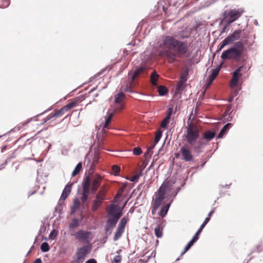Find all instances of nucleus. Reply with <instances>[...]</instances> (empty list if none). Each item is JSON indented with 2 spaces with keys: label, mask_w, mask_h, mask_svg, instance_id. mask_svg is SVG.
<instances>
[{
  "label": "nucleus",
  "mask_w": 263,
  "mask_h": 263,
  "mask_svg": "<svg viewBox=\"0 0 263 263\" xmlns=\"http://www.w3.org/2000/svg\"><path fill=\"white\" fill-rule=\"evenodd\" d=\"M215 208H213L208 213L207 217L205 218L202 223L200 225L199 228L198 229L193 237L190 240L191 242L195 243L199 239L200 234L207 223L210 221L212 214L215 213Z\"/></svg>",
  "instance_id": "6e6552de"
},
{
  "label": "nucleus",
  "mask_w": 263,
  "mask_h": 263,
  "mask_svg": "<svg viewBox=\"0 0 263 263\" xmlns=\"http://www.w3.org/2000/svg\"><path fill=\"white\" fill-rule=\"evenodd\" d=\"M91 235V232L90 231H87L83 230H79L76 234H75V237L77 239H78L80 241H83L84 242H89L91 238L90 237V235Z\"/></svg>",
  "instance_id": "1a4fd4ad"
},
{
  "label": "nucleus",
  "mask_w": 263,
  "mask_h": 263,
  "mask_svg": "<svg viewBox=\"0 0 263 263\" xmlns=\"http://www.w3.org/2000/svg\"><path fill=\"white\" fill-rule=\"evenodd\" d=\"M97 87H94L93 88H92L88 92V93H85L84 95H80L79 96V97H78L76 99L77 100V101L78 102H82L83 101L86 97H87L88 95L90 94L91 93H92L94 90H96Z\"/></svg>",
  "instance_id": "c9c22d12"
},
{
  "label": "nucleus",
  "mask_w": 263,
  "mask_h": 263,
  "mask_svg": "<svg viewBox=\"0 0 263 263\" xmlns=\"http://www.w3.org/2000/svg\"><path fill=\"white\" fill-rule=\"evenodd\" d=\"M170 190L171 187L170 185L167 184H165L164 185H162L159 187L156 193L167 196Z\"/></svg>",
  "instance_id": "aec40b11"
},
{
  "label": "nucleus",
  "mask_w": 263,
  "mask_h": 263,
  "mask_svg": "<svg viewBox=\"0 0 263 263\" xmlns=\"http://www.w3.org/2000/svg\"><path fill=\"white\" fill-rule=\"evenodd\" d=\"M165 220L162 221L154 229L155 235L158 238H161L163 235V229L165 226Z\"/></svg>",
  "instance_id": "f3484780"
},
{
  "label": "nucleus",
  "mask_w": 263,
  "mask_h": 263,
  "mask_svg": "<svg viewBox=\"0 0 263 263\" xmlns=\"http://www.w3.org/2000/svg\"><path fill=\"white\" fill-rule=\"evenodd\" d=\"M177 36L179 40H184L185 39H188L190 36V34L186 33L184 31H180L177 32Z\"/></svg>",
  "instance_id": "7c9ffc66"
},
{
  "label": "nucleus",
  "mask_w": 263,
  "mask_h": 263,
  "mask_svg": "<svg viewBox=\"0 0 263 263\" xmlns=\"http://www.w3.org/2000/svg\"><path fill=\"white\" fill-rule=\"evenodd\" d=\"M82 221V219H79L78 218H76V217H74L73 218L71 222L69 223V229L71 230H73L76 228H78L79 225H80V222H81Z\"/></svg>",
  "instance_id": "4be33fe9"
},
{
  "label": "nucleus",
  "mask_w": 263,
  "mask_h": 263,
  "mask_svg": "<svg viewBox=\"0 0 263 263\" xmlns=\"http://www.w3.org/2000/svg\"><path fill=\"white\" fill-rule=\"evenodd\" d=\"M172 203V200H170L168 203L165 204L164 206L160 208L159 211L158 213V215L161 217L164 218L167 215L170 208Z\"/></svg>",
  "instance_id": "2eb2a0df"
},
{
  "label": "nucleus",
  "mask_w": 263,
  "mask_h": 263,
  "mask_svg": "<svg viewBox=\"0 0 263 263\" xmlns=\"http://www.w3.org/2000/svg\"><path fill=\"white\" fill-rule=\"evenodd\" d=\"M99 185V181L97 179H94L91 184V186L89 187L90 194H93L97 191L98 187Z\"/></svg>",
  "instance_id": "a878e982"
},
{
  "label": "nucleus",
  "mask_w": 263,
  "mask_h": 263,
  "mask_svg": "<svg viewBox=\"0 0 263 263\" xmlns=\"http://www.w3.org/2000/svg\"><path fill=\"white\" fill-rule=\"evenodd\" d=\"M231 185V183L229 184H225V185H219V187H221L222 189H223V188L229 189Z\"/></svg>",
  "instance_id": "69168bd1"
},
{
  "label": "nucleus",
  "mask_w": 263,
  "mask_h": 263,
  "mask_svg": "<svg viewBox=\"0 0 263 263\" xmlns=\"http://www.w3.org/2000/svg\"><path fill=\"white\" fill-rule=\"evenodd\" d=\"M80 204V200L76 197L73 201V205H74L76 207L79 206Z\"/></svg>",
  "instance_id": "4d7b16f0"
},
{
  "label": "nucleus",
  "mask_w": 263,
  "mask_h": 263,
  "mask_svg": "<svg viewBox=\"0 0 263 263\" xmlns=\"http://www.w3.org/2000/svg\"><path fill=\"white\" fill-rule=\"evenodd\" d=\"M10 4V0H0V8H7Z\"/></svg>",
  "instance_id": "49530a36"
},
{
  "label": "nucleus",
  "mask_w": 263,
  "mask_h": 263,
  "mask_svg": "<svg viewBox=\"0 0 263 263\" xmlns=\"http://www.w3.org/2000/svg\"><path fill=\"white\" fill-rule=\"evenodd\" d=\"M185 133L183 137L190 146H194L198 143L200 137L199 131L197 128L191 126L187 128Z\"/></svg>",
  "instance_id": "423d86ee"
},
{
  "label": "nucleus",
  "mask_w": 263,
  "mask_h": 263,
  "mask_svg": "<svg viewBox=\"0 0 263 263\" xmlns=\"http://www.w3.org/2000/svg\"><path fill=\"white\" fill-rule=\"evenodd\" d=\"M90 183V177L89 176H86L83 179L82 183V190H89V184Z\"/></svg>",
  "instance_id": "5701e85b"
},
{
  "label": "nucleus",
  "mask_w": 263,
  "mask_h": 263,
  "mask_svg": "<svg viewBox=\"0 0 263 263\" xmlns=\"http://www.w3.org/2000/svg\"><path fill=\"white\" fill-rule=\"evenodd\" d=\"M128 220V218L127 217L125 216L123 217L120 219V221L118 225L117 228L123 230L124 231Z\"/></svg>",
  "instance_id": "cd10ccee"
},
{
  "label": "nucleus",
  "mask_w": 263,
  "mask_h": 263,
  "mask_svg": "<svg viewBox=\"0 0 263 263\" xmlns=\"http://www.w3.org/2000/svg\"><path fill=\"white\" fill-rule=\"evenodd\" d=\"M224 22V25L223 26V27H222L221 30H220V35H221L222 34L225 33V32H227L229 31V26L231 25V23H229V22Z\"/></svg>",
  "instance_id": "ea45409f"
},
{
  "label": "nucleus",
  "mask_w": 263,
  "mask_h": 263,
  "mask_svg": "<svg viewBox=\"0 0 263 263\" xmlns=\"http://www.w3.org/2000/svg\"><path fill=\"white\" fill-rule=\"evenodd\" d=\"M231 108L228 109L223 114V117L227 118V120L228 121H231L232 120V117L229 114V111H230Z\"/></svg>",
  "instance_id": "864d4df0"
},
{
  "label": "nucleus",
  "mask_w": 263,
  "mask_h": 263,
  "mask_svg": "<svg viewBox=\"0 0 263 263\" xmlns=\"http://www.w3.org/2000/svg\"><path fill=\"white\" fill-rule=\"evenodd\" d=\"M170 118L169 114L163 119L161 123V126L163 129H166L168 127V125L170 123Z\"/></svg>",
  "instance_id": "473e14b6"
},
{
  "label": "nucleus",
  "mask_w": 263,
  "mask_h": 263,
  "mask_svg": "<svg viewBox=\"0 0 263 263\" xmlns=\"http://www.w3.org/2000/svg\"><path fill=\"white\" fill-rule=\"evenodd\" d=\"M105 71H106V69H102L100 72L97 73L95 75V77H98L100 76L101 74H103V73H104V72Z\"/></svg>",
  "instance_id": "0e129e2a"
},
{
  "label": "nucleus",
  "mask_w": 263,
  "mask_h": 263,
  "mask_svg": "<svg viewBox=\"0 0 263 263\" xmlns=\"http://www.w3.org/2000/svg\"><path fill=\"white\" fill-rule=\"evenodd\" d=\"M158 93L160 96H164L168 93V90L165 87L160 86L158 89Z\"/></svg>",
  "instance_id": "58836bf2"
},
{
  "label": "nucleus",
  "mask_w": 263,
  "mask_h": 263,
  "mask_svg": "<svg viewBox=\"0 0 263 263\" xmlns=\"http://www.w3.org/2000/svg\"><path fill=\"white\" fill-rule=\"evenodd\" d=\"M160 78V76L158 74L155 70H153L151 74V82L154 86H158V81Z\"/></svg>",
  "instance_id": "412c9836"
},
{
  "label": "nucleus",
  "mask_w": 263,
  "mask_h": 263,
  "mask_svg": "<svg viewBox=\"0 0 263 263\" xmlns=\"http://www.w3.org/2000/svg\"><path fill=\"white\" fill-rule=\"evenodd\" d=\"M124 206H121L114 203L110 205L107 214L108 219L106 220V223L105 227L106 233H111V229L116 227L119 220L123 215V211Z\"/></svg>",
  "instance_id": "7ed1b4c3"
},
{
  "label": "nucleus",
  "mask_w": 263,
  "mask_h": 263,
  "mask_svg": "<svg viewBox=\"0 0 263 263\" xmlns=\"http://www.w3.org/2000/svg\"><path fill=\"white\" fill-rule=\"evenodd\" d=\"M49 110H50V109H49H49H46V110H45V111H44L43 112H42V113L39 114H38V115H36V116H35L33 117L32 118H30V119H29V120H28V121L27 122V123H29V122H30V121H37L39 117H40V116H41L43 115V114H44L45 112H46L48 111Z\"/></svg>",
  "instance_id": "8fccbe9b"
},
{
  "label": "nucleus",
  "mask_w": 263,
  "mask_h": 263,
  "mask_svg": "<svg viewBox=\"0 0 263 263\" xmlns=\"http://www.w3.org/2000/svg\"><path fill=\"white\" fill-rule=\"evenodd\" d=\"M64 204V201H62L61 200H59L57 205L56 206V207L54 209V211L53 212V216H55V213L57 212L58 210L63 209V206Z\"/></svg>",
  "instance_id": "a19ab883"
},
{
  "label": "nucleus",
  "mask_w": 263,
  "mask_h": 263,
  "mask_svg": "<svg viewBox=\"0 0 263 263\" xmlns=\"http://www.w3.org/2000/svg\"><path fill=\"white\" fill-rule=\"evenodd\" d=\"M125 97L124 93L120 91L115 96V103L116 104H118L120 102L122 98Z\"/></svg>",
  "instance_id": "e433bc0d"
},
{
  "label": "nucleus",
  "mask_w": 263,
  "mask_h": 263,
  "mask_svg": "<svg viewBox=\"0 0 263 263\" xmlns=\"http://www.w3.org/2000/svg\"><path fill=\"white\" fill-rule=\"evenodd\" d=\"M203 145H204L201 141L198 140L197 143H196L194 146H193V149L194 152L197 154H199L201 152V149L203 148Z\"/></svg>",
  "instance_id": "bb28decb"
},
{
  "label": "nucleus",
  "mask_w": 263,
  "mask_h": 263,
  "mask_svg": "<svg viewBox=\"0 0 263 263\" xmlns=\"http://www.w3.org/2000/svg\"><path fill=\"white\" fill-rule=\"evenodd\" d=\"M133 153L136 156H139L142 153V150L140 147H136L133 149Z\"/></svg>",
  "instance_id": "3c124183"
},
{
  "label": "nucleus",
  "mask_w": 263,
  "mask_h": 263,
  "mask_svg": "<svg viewBox=\"0 0 263 263\" xmlns=\"http://www.w3.org/2000/svg\"><path fill=\"white\" fill-rule=\"evenodd\" d=\"M92 250V245L87 244L77 249L76 254L72 256V260L70 263H83L88 254Z\"/></svg>",
  "instance_id": "39448f33"
},
{
  "label": "nucleus",
  "mask_w": 263,
  "mask_h": 263,
  "mask_svg": "<svg viewBox=\"0 0 263 263\" xmlns=\"http://www.w3.org/2000/svg\"><path fill=\"white\" fill-rule=\"evenodd\" d=\"M244 10L241 8L224 10L222 14V18L220 20L219 25L222 24L223 22H228L232 24L241 16Z\"/></svg>",
  "instance_id": "20e7f679"
},
{
  "label": "nucleus",
  "mask_w": 263,
  "mask_h": 263,
  "mask_svg": "<svg viewBox=\"0 0 263 263\" xmlns=\"http://www.w3.org/2000/svg\"><path fill=\"white\" fill-rule=\"evenodd\" d=\"M194 243H193L190 240L184 248L183 251L181 253L180 256L183 255L185 252L189 251L191 248V247L194 245Z\"/></svg>",
  "instance_id": "c03bdc74"
},
{
  "label": "nucleus",
  "mask_w": 263,
  "mask_h": 263,
  "mask_svg": "<svg viewBox=\"0 0 263 263\" xmlns=\"http://www.w3.org/2000/svg\"><path fill=\"white\" fill-rule=\"evenodd\" d=\"M46 230V228L45 226V223L44 222H42V225L40 227V229L38 232V236H41L42 233H44L45 232Z\"/></svg>",
  "instance_id": "603ef678"
},
{
  "label": "nucleus",
  "mask_w": 263,
  "mask_h": 263,
  "mask_svg": "<svg viewBox=\"0 0 263 263\" xmlns=\"http://www.w3.org/2000/svg\"><path fill=\"white\" fill-rule=\"evenodd\" d=\"M231 86H232V87H233L232 88V93H233L232 96L234 97H236L238 95L239 91L241 90V87L240 86V85H239V84H238V86L237 87L234 86L232 84H231Z\"/></svg>",
  "instance_id": "37998d69"
},
{
  "label": "nucleus",
  "mask_w": 263,
  "mask_h": 263,
  "mask_svg": "<svg viewBox=\"0 0 263 263\" xmlns=\"http://www.w3.org/2000/svg\"><path fill=\"white\" fill-rule=\"evenodd\" d=\"M112 116V114H110L105 117V121L104 123H103V129L108 128V125L110 122Z\"/></svg>",
  "instance_id": "f704fd0d"
},
{
  "label": "nucleus",
  "mask_w": 263,
  "mask_h": 263,
  "mask_svg": "<svg viewBox=\"0 0 263 263\" xmlns=\"http://www.w3.org/2000/svg\"><path fill=\"white\" fill-rule=\"evenodd\" d=\"M85 263H97V261L96 259L92 258L88 259Z\"/></svg>",
  "instance_id": "052dcab7"
},
{
  "label": "nucleus",
  "mask_w": 263,
  "mask_h": 263,
  "mask_svg": "<svg viewBox=\"0 0 263 263\" xmlns=\"http://www.w3.org/2000/svg\"><path fill=\"white\" fill-rule=\"evenodd\" d=\"M58 235V231L55 230H52L49 235V239L50 240H55Z\"/></svg>",
  "instance_id": "a18cd8bd"
},
{
  "label": "nucleus",
  "mask_w": 263,
  "mask_h": 263,
  "mask_svg": "<svg viewBox=\"0 0 263 263\" xmlns=\"http://www.w3.org/2000/svg\"><path fill=\"white\" fill-rule=\"evenodd\" d=\"M230 45L229 42L225 38L218 45L216 51V53H219L224 47Z\"/></svg>",
  "instance_id": "c85d7f7f"
},
{
  "label": "nucleus",
  "mask_w": 263,
  "mask_h": 263,
  "mask_svg": "<svg viewBox=\"0 0 263 263\" xmlns=\"http://www.w3.org/2000/svg\"><path fill=\"white\" fill-rule=\"evenodd\" d=\"M185 85L179 84L176 87L175 95L181 94L184 90Z\"/></svg>",
  "instance_id": "79ce46f5"
},
{
  "label": "nucleus",
  "mask_w": 263,
  "mask_h": 263,
  "mask_svg": "<svg viewBox=\"0 0 263 263\" xmlns=\"http://www.w3.org/2000/svg\"><path fill=\"white\" fill-rule=\"evenodd\" d=\"M259 246H257L255 247V248L250 252V253L249 254V255L253 254L255 252H259L260 250L259 249Z\"/></svg>",
  "instance_id": "bf43d9fd"
},
{
  "label": "nucleus",
  "mask_w": 263,
  "mask_h": 263,
  "mask_svg": "<svg viewBox=\"0 0 263 263\" xmlns=\"http://www.w3.org/2000/svg\"><path fill=\"white\" fill-rule=\"evenodd\" d=\"M77 105V102L72 101L66 105L61 107L58 111L53 114H51L48 116L46 118L43 120V121L40 123L41 125H43L46 122L53 118H56L59 116L63 115L64 112L67 111L68 110L76 107Z\"/></svg>",
  "instance_id": "0eeeda50"
},
{
  "label": "nucleus",
  "mask_w": 263,
  "mask_h": 263,
  "mask_svg": "<svg viewBox=\"0 0 263 263\" xmlns=\"http://www.w3.org/2000/svg\"><path fill=\"white\" fill-rule=\"evenodd\" d=\"M219 194L221 196H224L226 194V191H224L222 188L219 187Z\"/></svg>",
  "instance_id": "338daca9"
},
{
  "label": "nucleus",
  "mask_w": 263,
  "mask_h": 263,
  "mask_svg": "<svg viewBox=\"0 0 263 263\" xmlns=\"http://www.w3.org/2000/svg\"><path fill=\"white\" fill-rule=\"evenodd\" d=\"M181 190V186L177 187L175 191H174L173 193L169 194L167 195L166 198L167 200L170 201V200H172V202H173L174 199L175 198L177 195L178 194V193Z\"/></svg>",
  "instance_id": "393cba45"
},
{
  "label": "nucleus",
  "mask_w": 263,
  "mask_h": 263,
  "mask_svg": "<svg viewBox=\"0 0 263 263\" xmlns=\"http://www.w3.org/2000/svg\"><path fill=\"white\" fill-rule=\"evenodd\" d=\"M160 47L164 48L158 51L159 54L166 59L169 63L173 64L178 62L177 58L186 57L189 46L186 42L177 39L174 36L164 35L162 37Z\"/></svg>",
  "instance_id": "f257e3e1"
},
{
  "label": "nucleus",
  "mask_w": 263,
  "mask_h": 263,
  "mask_svg": "<svg viewBox=\"0 0 263 263\" xmlns=\"http://www.w3.org/2000/svg\"><path fill=\"white\" fill-rule=\"evenodd\" d=\"M124 231L123 230L117 228L116 232L115 233L114 236V240L117 241L122 236V234L124 233Z\"/></svg>",
  "instance_id": "72a5a7b5"
},
{
  "label": "nucleus",
  "mask_w": 263,
  "mask_h": 263,
  "mask_svg": "<svg viewBox=\"0 0 263 263\" xmlns=\"http://www.w3.org/2000/svg\"><path fill=\"white\" fill-rule=\"evenodd\" d=\"M41 250L42 252H47L50 250V247L49 244L47 242H44L42 243L40 247Z\"/></svg>",
  "instance_id": "4c0bfd02"
},
{
  "label": "nucleus",
  "mask_w": 263,
  "mask_h": 263,
  "mask_svg": "<svg viewBox=\"0 0 263 263\" xmlns=\"http://www.w3.org/2000/svg\"><path fill=\"white\" fill-rule=\"evenodd\" d=\"M241 33V30L240 29H237L234 30L233 33L228 35L226 39L229 42V43L231 44L233 43L234 42L240 38Z\"/></svg>",
  "instance_id": "ddd939ff"
},
{
  "label": "nucleus",
  "mask_w": 263,
  "mask_h": 263,
  "mask_svg": "<svg viewBox=\"0 0 263 263\" xmlns=\"http://www.w3.org/2000/svg\"><path fill=\"white\" fill-rule=\"evenodd\" d=\"M245 45L243 42L239 41L228 49L223 50L220 56L222 61L232 60L241 64L232 73L231 83L233 86L236 87L239 84V79L242 76L241 72L246 67L247 59L243 53Z\"/></svg>",
  "instance_id": "f03ea898"
},
{
  "label": "nucleus",
  "mask_w": 263,
  "mask_h": 263,
  "mask_svg": "<svg viewBox=\"0 0 263 263\" xmlns=\"http://www.w3.org/2000/svg\"><path fill=\"white\" fill-rule=\"evenodd\" d=\"M151 208H152V213L153 215H154L156 213V210L159 207L152 203Z\"/></svg>",
  "instance_id": "6e6d98bb"
},
{
  "label": "nucleus",
  "mask_w": 263,
  "mask_h": 263,
  "mask_svg": "<svg viewBox=\"0 0 263 263\" xmlns=\"http://www.w3.org/2000/svg\"><path fill=\"white\" fill-rule=\"evenodd\" d=\"M77 210V207L74 206V205H72L70 209V214L72 215L74 214Z\"/></svg>",
  "instance_id": "e2e57ef3"
},
{
  "label": "nucleus",
  "mask_w": 263,
  "mask_h": 263,
  "mask_svg": "<svg viewBox=\"0 0 263 263\" xmlns=\"http://www.w3.org/2000/svg\"><path fill=\"white\" fill-rule=\"evenodd\" d=\"M71 188L72 184L69 183H67L64 188L59 200L64 201L70 194Z\"/></svg>",
  "instance_id": "4468645a"
},
{
  "label": "nucleus",
  "mask_w": 263,
  "mask_h": 263,
  "mask_svg": "<svg viewBox=\"0 0 263 263\" xmlns=\"http://www.w3.org/2000/svg\"><path fill=\"white\" fill-rule=\"evenodd\" d=\"M122 257L120 255H116L112 261V263H120L121 261Z\"/></svg>",
  "instance_id": "5fc2aeb1"
},
{
  "label": "nucleus",
  "mask_w": 263,
  "mask_h": 263,
  "mask_svg": "<svg viewBox=\"0 0 263 263\" xmlns=\"http://www.w3.org/2000/svg\"><path fill=\"white\" fill-rule=\"evenodd\" d=\"M155 144H152L147 148L146 152L144 153V156L146 158H149L152 157L153 150L155 147Z\"/></svg>",
  "instance_id": "2f4dec72"
},
{
  "label": "nucleus",
  "mask_w": 263,
  "mask_h": 263,
  "mask_svg": "<svg viewBox=\"0 0 263 263\" xmlns=\"http://www.w3.org/2000/svg\"><path fill=\"white\" fill-rule=\"evenodd\" d=\"M221 69V65H218L215 68L212 69L211 74L209 77L211 82H212L216 77L217 75L219 73Z\"/></svg>",
  "instance_id": "b1692460"
},
{
  "label": "nucleus",
  "mask_w": 263,
  "mask_h": 263,
  "mask_svg": "<svg viewBox=\"0 0 263 263\" xmlns=\"http://www.w3.org/2000/svg\"><path fill=\"white\" fill-rule=\"evenodd\" d=\"M215 136V133L211 130H208L202 134V136L199 141H201L204 145H206L209 141L212 140Z\"/></svg>",
  "instance_id": "9d476101"
},
{
  "label": "nucleus",
  "mask_w": 263,
  "mask_h": 263,
  "mask_svg": "<svg viewBox=\"0 0 263 263\" xmlns=\"http://www.w3.org/2000/svg\"><path fill=\"white\" fill-rule=\"evenodd\" d=\"M155 199L153 200V203L160 207L162 204L163 202L165 199H167L166 196L160 195L157 193H155Z\"/></svg>",
  "instance_id": "6ab92c4d"
},
{
  "label": "nucleus",
  "mask_w": 263,
  "mask_h": 263,
  "mask_svg": "<svg viewBox=\"0 0 263 263\" xmlns=\"http://www.w3.org/2000/svg\"><path fill=\"white\" fill-rule=\"evenodd\" d=\"M162 133H163L162 131L160 130L158 132V133L156 135L155 137V143L153 144H155V146L160 140V139L162 137Z\"/></svg>",
  "instance_id": "de8ad7c7"
},
{
  "label": "nucleus",
  "mask_w": 263,
  "mask_h": 263,
  "mask_svg": "<svg viewBox=\"0 0 263 263\" xmlns=\"http://www.w3.org/2000/svg\"><path fill=\"white\" fill-rule=\"evenodd\" d=\"M82 168V163L81 162H79L76 167H74L73 171H72L71 173V177H73L75 176L76 175L79 174Z\"/></svg>",
  "instance_id": "c756f323"
},
{
  "label": "nucleus",
  "mask_w": 263,
  "mask_h": 263,
  "mask_svg": "<svg viewBox=\"0 0 263 263\" xmlns=\"http://www.w3.org/2000/svg\"><path fill=\"white\" fill-rule=\"evenodd\" d=\"M187 75L188 73L186 72L185 73L181 75L180 77V84H183L185 85V83L187 80Z\"/></svg>",
  "instance_id": "09e8293b"
},
{
  "label": "nucleus",
  "mask_w": 263,
  "mask_h": 263,
  "mask_svg": "<svg viewBox=\"0 0 263 263\" xmlns=\"http://www.w3.org/2000/svg\"><path fill=\"white\" fill-rule=\"evenodd\" d=\"M146 76L145 67L144 66L138 67L132 76H130L132 80H135L138 77L144 78Z\"/></svg>",
  "instance_id": "9b49d317"
},
{
  "label": "nucleus",
  "mask_w": 263,
  "mask_h": 263,
  "mask_svg": "<svg viewBox=\"0 0 263 263\" xmlns=\"http://www.w3.org/2000/svg\"><path fill=\"white\" fill-rule=\"evenodd\" d=\"M129 180L133 182H137L139 180L138 177L135 175L131 179H130Z\"/></svg>",
  "instance_id": "13d9d810"
},
{
  "label": "nucleus",
  "mask_w": 263,
  "mask_h": 263,
  "mask_svg": "<svg viewBox=\"0 0 263 263\" xmlns=\"http://www.w3.org/2000/svg\"><path fill=\"white\" fill-rule=\"evenodd\" d=\"M180 153L182 156V160L186 162H190L193 160L194 157L191 152L186 148L185 146H183L180 148Z\"/></svg>",
  "instance_id": "f8f14e48"
},
{
  "label": "nucleus",
  "mask_w": 263,
  "mask_h": 263,
  "mask_svg": "<svg viewBox=\"0 0 263 263\" xmlns=\"http://www.w3.org/2000/svg\"><path fill=\"white\" fill-rule=\"evenodd\" d=\"M233 126L232 123H228L226 124L223 127L220 129L219 133L216 137V139L223 138V137L228 133L229 130Z\"/></svg>",
  "instance_id": "dca6fc26"
},
{
  "label": "nucleus",
  "mask_w": 263,
  "mask_h": 263,
  "mask_svg": "<svg viewBox=\"0 0 263 263\" xmlns=\"http://www.w3.org/2000/svg\"><path fill=\"white\" fill-rule=\"evenodd\" d=\"M33 263H42V260L41 258H36Z\"/></svg>",
  "instance_id": "774afa93"
},
{
  "label": "nucleus",
  "mask_w": 263,
  "mask_h": 263,
  "mask_svg": "<svg viewBox=\"0 0 263 263\" xmlns=\"http://www.w3.org/2000/svg\"><path fill=\"white\" fill-rule=\"evenodd\" d=\"M89 194H90V190L82 189V191L80 193V200L83 203L86 204H88L89 203L88 199Z\"/></svg>",
  "instance_id": "a211bd4d"
},
{
  "label": "nucleus",
  "mask_w": 263,
  "mask_h": 263,
  "mask_svg": "<svg viewBox=\"0 0 263 263\" xmlns=\"http://www.w3.org/2000/svg\"><path fill=\"white\" fill-rule=\"evenodd\" d=\"M8 161L7 160H6L2 164L0 165V170H3L5 166L7 164Z\"/></svg>",
  "instance_id": "680f3d73"
}]
</instances>
